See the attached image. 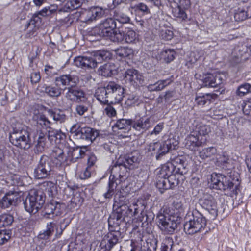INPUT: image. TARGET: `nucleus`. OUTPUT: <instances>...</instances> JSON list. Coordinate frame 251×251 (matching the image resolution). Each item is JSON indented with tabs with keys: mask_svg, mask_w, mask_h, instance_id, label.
Here are the masks:
<instances>
[{
	"mask_svg": "<svg viewBox=\"0 0 251 251\" xmlns=\"http://www.w3.org/2000/svg\"><path fill=\"white\" fill-rule=\"evenodd\" d=\"M147 202L145 201L137 200L132 204L119 206L110 215L108 219L109 232L101 240L98 251H110L115 246L121 242L123 236L120 231V226L128 222L126 218L140 214L141 220L147 224L151 223L154 215L151 213L144 212Z\"/></svg>",
	"mask_w": 251,
	"mask_h": 251,
	"instance_id": "nucleus-1",
	"label": "nucleus"
},
{
	"mask_svg": "<svg viewBox=\"0 0 251 251\" xmlns=\"http://www.w3.org/2000/svg\"><path fill=\"white\" fill-rule=\"evenodd\" d=\"M141 158L139 154H131L120 156L110 167L111 174L109 177L107 191L103 194L106 199L111 198L114 194V190L118 185L124 182L128 177L127 169H132L138 166Z\"/></svg>",
	"mask_w": 251,
	"mask_h": 251,
	"instance_id": "nucleus-2",
	"label": "nucleus"
},
{
	"mask_svg": "<svg viewBox=\"0 0 251 251\" xmlns=\"http://www.w3.org/2000/svg\"><path fill=\"white\" fill-rule=\"evenodd\" d=\"M211 184L214 189L226 191L231 197L237 195L240 185V175L235 171L230 172L227 176L213 173L211 175Z\"/></svg>",
	"mask_w": 251,
	"mask_h": 251,
	"instance_id": "nucleus-3",
	"label": "nucleus"
},
{
	"mask_svg": "<svg viewBox=\"0 0 251 251\" xmlns=\"http://www.w3.org/2000/svg\"><path fill=\"white\" fill-rule=\"evenodd\" d=\"M55 82L60 83L65 87L64 90L66 92L65 97L72 102L79 103L86 100L84 91L80 87L77 86L79 82L78 78L71 75H63L55 78Z\"/></svg>",
	"mask_w": 251,
	"mask_h": 251,
	"instance_id": "nucleus-4",
	"label": "nucleus"
},
{
	"mask_svg": "<svg viewBox=\"0 0 251 251\" xmlns=\"http://www.w3.org/2000/svg\"><path fill=\"white\" fill-rule=\"evenodd\" d=\"M117 27L114 18H108L92 28L89 33L92 36L105 37L113 42L120 43L123 40L124 35L123 32L116 30Z\"/></svg>",
	"mask_w": 251,
	"mask_h": 251,
	"instance_id": "nucleus-5",
	"label": "nucleus"
},
{
	"mask_svg": "<svg viewBox=\"0 0 251 251\" xmlns=\"http://www.w3.org/2000/svg\"><path fill=\"white\" fill-rule=\"evenodd\" d=\"M66 136L60 130H56L52 128H49L46 133L41 131L37 136L35 141L34 152L36 153H41L48 147V140L52 144H59L64 139Z\"/></svg>",
	"mask_w": 251,
	"mask_h": 251,
	"instance_id": "nucleus-6",
	"label": "nucleus"
},
{
	"mask_svg": "<svg viewBox=\"0 0 251 251\" xmlns=\"http://www.w3.org/2000/svg\"><path fill=\"white\" fill-rule=\"evenodd\" d=\"M112 57L111 53L107 50H100L94 53L93 56H78L74 59L75 66L83 69H90L97 67L98 64Z\"/></svg>",
	"mask_w": 251,
	"mask_h": 251,
	"instance_id": "nucleus-7",
	"label": "nucleus"
},
{
	"mask_svg": "<svg viewBox=\"0 0 251 251\" xmlns=\"http://www.w3.org/2000/svg\"><path fill=\"white\" fill-rule=\"evenodd\" d=\"M178 144V140L171 135L161 142L150 143L148 147V151L150 152L152 155H155L157 160H160L169 151L176 149Z\"/></svg>",
	"mask_w": 251,
	"mask_h": 251,
	"instance_id": "nucleus-8",
	"label": "nucleus"
},
{
	"mask_svg": "<svg viewBox=\"0 0 251 251\" xmlns=\"http://www.w3.org/2000/svg\"><path fill=\"white\" fill-rule=\"evenodd\" d=\"M184 230L187 234L193 235L201 232L206 225L205 218L197 209L189 212L185 218Z\"/></svg>",
	"mask_w": 251,
	"mask_h": 251,
	"instance_id": "nucleus-9",
	"label": "nucleus"
},
{
	"mask_svg": "<svg viewBox=\"0 0 251 251\" xmlns=\"http://www.w3.org/2000/svg\"><path fill=\"white\" fill-rule=\"evenodd\" d=\"M168 210L166 207L160 209L156 216V223L164 234H172L177 227V221L167 213Z\"/></svg>",
	"mask_w": 251,
	"mask_h": 251,
	"instance_id": "nucleus-10",
	"label": "nucleus"
},
{
	"mask_svg": "<svg viewBox=\"0 0 251 251\" xmlns=\"http://www.w3.org/2000/svg\"><path fill=\"white\" fill-rule=\"evenodd\" d=\"M46 196L41 190H31L24 202L25 210L31 214H36L45 202Z\"/></svg>",
	"mask_w": 251,
	"mask_h": 251,
	"instance_id": "nucleus-11",
	"label": "nucleus"
},
{
	"mask_svg": "<svg viewBox=\"0 0 251 251\" xmlns=\"http://www.w3.org/2000/svg\"><path fill=\"white\" fill-rule=\"evenodd\" d=\"M9 140L13 145L25 150L31 146L29 133L24 129L14 128L10 134Z\"/></svg>",
	"mask_w": 251,
	"mask_h": 251,
	"instance_id": "nucleus-12",
	"label": "nucleus"
},
{
	"mask_svg": "<svg viewBox=\"0 0 251 251\" xmlns=\"http://www.w3.org/2000/svg\"><path fill=\"white\" fill-rule=\"evenodd\" d=\"M54 166L48 156L43 155L34 170V176L38 179L49 178L53 174Z\"/></svg>",
	"mask_w": 251,
	"mask_h": 251,
	"instance_id": "nucleus-13",
	"label": "nucleus"
},
{
	"mask_svg": "<svg viewBox=\"0 0 251 251\" xmlns=\"http://www.w3.org/2000/svg\"><path fill=\"white\" fill-rule=\"evenodd\" d=\"M64 209V204L53 201L46 204L42 215L44 219H53L61 215Z\"/></svg>",
	"mask_w": 251,
	"mask_h": 251,
	"instance_id": "nucleus-14",
	"label": "nucleus"
},
{
	"mask_svg": "<svg viewBox=\"0 0 251 251\" xmlns=\"http://www.w3.org/2000/svg\"><path fill=\"white\" fill-rule=\"evenodd\" d=\"M107 91L109 94L110 103H118L124 97V89L118 84L110 81L107 83Z\"/></svg>",
	"mask_w": 251,
	"mask_h": 251,
	"instance_id": "nucleus-15",
	"label": "nucleus"
},
{
	"mask_svg": "<svg viewBox=\"0 0 251 251\" xmlns=\"http://www.w3.org/2000/svg\"><path fill=\"white\" fill-rule=\"evenodd\" d=\"M176 175H178L174 173L166 177L157 180L156 186L161 193L162 194L166 190L173 189L178 184L179 178Z\"/></svg>",
	"mask_w": 251,
	"mask_h": 251,
	"instance_id": "nucleus-16",
	"label": "nucleus"
},
{
	"mask_svg": "<svg viewBox=\"0 0 251 251\" xmlns=\"http://www.w3.org/2000/svg\"><path fill=\"white\" fill-rule=\"evenodd\" d=\"M87 145L77 146L67 149V162L75 163L83 158L88 151Z\"/></svg>",
	"mask_w": 251,
	"mask_h": 251,
	"instance_id": "nucleus-17",
	"label": "nucleus"
},
{
	"mask_svg": "<svg viewBox=\"0 0 251 251\" xmlns=\"http://www.w3.org/2000/svg\"><path fill=\"white\" fill-rule=\"evenodd\" d=\"M126 81L128 82L135 88L143 85L145 80L141 73L134 69H128L125 73Z\"/></svg>",
	"mask_w": 251,
	"mask_h": 251,
	"instance_id": "nucleus-18",
	"label": "nucleus"
},
{
	"mask_svg": "<svg viewBox=\"0 0 251 251\" xmlns=\"http://www.w3.org/2000/svg\"><path fill=\"white\" fill-rule=\"evenodd\" d=\"M200 205L207 210L213 218L218 214L217 204L214 198L211 195H206L199 200Z\"/></svg>",
	"mask_w": 251,
	"mask_h": 251,
	"instance_id": "nucleus-19",
	"label": "nucleus"
},
{
	"mask_svg": "<svg viewBox=\"0 0 251 251\" xmlns=\"http://www.w3.org/2000/svg\"><path fill=\"white\" fill-rule=\"evenodd\" d=\"M0 207L6 209L12 206H16L18 203L21 201L20 193L16 191H9L0 199Z\"/></svg>",
	"mask_w": 251,
	"mask_h": 251,
	"instance_id": "nucleus-20",
	"label": "nucleus"
},
{
	"mask_svg": "<svg viewBox=\"0 0 251 251\" xmlns=\"http://www.w3.org/2000/svg\"><path fill=\"white\" fill-rule=\"evenodd\" d=\"M170 160L172 161L174 168V173L178 175H183L188 172L189 167L184 157L179 156L171 157Z\"/></svg>",
	"mask_w": 251,
	"mask_h": 251,
	"instance_id": "nucleus-21",
	"label": "nucleus"
},
{
	"mask_svg": "<svg viewBox=\"0 0 251 251\" xmlns=\"http://www.w3.org/2000/svg\"><path fill=\"white\" fill-rule=\"evenodd\" d=\"M153 124L151 117L143 116L136 121H132V127L135 130L143 133L151 127Z\"/></svg>",
	"mask_w": 251,
	"mask_h": 251,
	"instance_id": "nucleus-22",
	"label": "nucleus"
},
{
	"mask_svg": "<svg viewBox=\"0 0 251 251\" xmlns=\"http://www.w3.org/2000/svg\"><path fill=\"white\" fill-rule=\"evenodd\" d=\"M192 133L200 138L205 137L211 132V127L209 125H205L197 121H194L190 127Z\"/></svg>",
	"mask_w": 251,
	"mask_h": 251,
	"instance_id": "nucleus-23",
	"label": "nucleus"
},
{
	"mask_svg": "<svg viewBox=\"0 0 251 251\" xmlns=\"http://www.w3.org/2000/svg\"><path fill=\"white\" fill-rule=\"evenodd\" d=\"M205 141L206 138H200L199 136H197L191 131L190 135L186 138L185 146L190 150L196 151L198 150L199 147L202 146Z\"/></svg>",
	"mask_w": 251,
	"mask_h": 251,
	"instance_id": "nucleus-24",
	"label": "nucleus"
},
{
	"mask_svg": "<svg viewBox=\"0 0 251 251\" xmlns=\"http://www.w3.org/2000/svg\"><path fill=\"white\" fill-rule=\"evenodd\" d=\"M99 136L98 132L95 129L89 127L82 128L80 131V135L78 140H81L86 142L88 147Z\"/></svg>",
	"mask_w": 251,
	"mask_h": 251,
	"instance_id": "nucleus-25",
	"label": "nucleus"
},
{
	"mask_svg": "<svg viewBox=\"0 0 251 251\" xmlns=\"http://www.w3.org/2000/svg\"><path fill=\"white\" fill-rule=\"evenodd\" d=\"M56 83L55 85H47L44 84L40 86L41 89V92L45 93L50 97L51 98H58L60 97L63 91L62 89L58 85H61L60 83Z\"/></svg>",
	"mask_w": 251,
	"mask_h": 251,
	"instance_id": "nucleus-26",
	"label": "nucleus"
},
{
	"mask_svg": "<svg viewBox=\"0 0 251 251\" xmlns=\"http://www.w3.org/2000/svg\"><path fill=\"white\" fill-rule=\"evenodd\" d=\"M77 187L74 185L73 187L68 186L65 189V192L69 191L72 193V197L70 201L71 208H75L77 206H80L83 201V198L81 197L80 192L77 190Z\"/></svg>",
	"mask_w": 251,
	"mask_h": 251,
	"instance_id": "nucleus-27",
	"label": "nucleus"
},
{
	"mask_svg": "<svg viewBox=\"0 0 251 251\" xmlns=\"http://www.w3.org/2000/svg\"><path fill=\"white\" fill-rule=\"evenodd\" d=\"M222 75L219 74L213 75L208 74L205 75L203 79V85L205 87H216L223 83L224 81Z\"/></svg>",
	"mask_w": 251,
	"mask_h": 251,
	"instance_id": "nucleus-28",
	"label": "nucleus"
},
{
	"mask_svg": "<svg viewBox=\"0 0 251 251\" xmlns=\"http://www.w3.org/2000/svg\"><path fill=\"white\" fill-rule=\"evenodd\" d=\"M131 247L130 251H156L157 241L156 239L147 241L146 246L140 247L137 243L132 240Z\"/></svg>",
	"mask_w": 251,
	"mask_h": 251,
	"instance_id": "nucleus-29",
	"label": "nucleus"
},
{
	"mask_svg": "<svg viewBox=\"0 0 251 251\" xmlns=\"http://www.w3.org/2000/svg\"><path fill=\"white\" fill-rule=\"evenodd\" d=\"M51 160H52L57 165H60L67 163V155L64 154L63 151L58 147H54L50 153Z\"/></svg>",
	"mask_w": 251,
	"mask_h": 251,
	"instance_id": "nucleus-30",
	"label": "nucleus"
},
{
	"mask_svg": "<svg viewBox=\"0 0 251 251\" xmlns=\"http://www.w3.org/2000/svg\"><path fill=\"white\" fill-rule=\"evenodd\" d=\"M107 87V83H106L103 87H99L95 91V97L101 104H108L110 103Z\"/></svg>",
	"mask_w": 251,
	"mask_h": 251,
	"instance_id": "nucleus-31",
	"label": "nucleus"
},
{
	"mask_svg": "<svg viewBox=\"0 0 251 251\" xmlns=\"http://www.w3.org/2000/svg\"><path fill=\"white\" fill-rule=\"evenodd\" d=\"M118 67L113 63L108 62L101 66L99 70V75L105 77H110L117 74Z\"/></svg>",
	"mask_w": 251,
	"mask_h": 251,
	"instance_id": "nucleus-32",
	"label": "nucleus"
},
{
	"mask_svg": "<svg viewBox=\"0 0 251 251\" xmlns=\"http://www.w3.org/2000/svg\"><path fill=\"white\" fill-rule=\"evenodd\" d=\"M104 14V11L100 7H91L86 13L85 21L91 22L102 17Z\"/></svg>",
	"mask_w": 251,
	"mask_h": 251,
	"instance_id": "nucleus-33",
	"label": "nucleus"
},
{
	"mask_svg": "<svg viewBox=\"0 0 251 251\" xmlns=\"http://www.w3.org/2000/svg\"><path fill=\"white\" fill-rule=\"evenodd\" d=\"M251 17V9L249 7H239L235 10L234 18L236 21H243Z\"/></svg>",
	"mask_w": 251,
	"mask_h": 251,
	"instance_id": "nucleus-34",
	"label": "nucleus"
},
{
	"mask_svg": "<svg viewBox=\"0 0 251 251\" xmlns=\"http://www.w3.org/2000/svg\"><path fill=\"white\" fill-rule=\"evenodd\" d=\"M176 52L173 49H165L161 50L158 54L157 59L169 63L175 58Z\"/></svg>",
	"mask_w": 251,
	"mask_h": 251,
	"instance_id": "nucleus-35",
	"label": "nucleus"
},
{
	"mask_svg": "<svg viewBox=\"0 0 251 251\" xmlns=\"http://www.w3.org/2000/svg\"><path fill=\"white\" fill-rule=\"evenodd\" d=\"M214 99V95L210 93H200L195 98V101L199 106L210 104Z\"/></svg>",
	"mask_w": 251,
	"mask_h": 251,
	"instance_id": "nucleus-36",
	"label": "nucleus"
},
{
	"mask_svg": "<svg viewBox=\"0 0 251 251\" xmlns=\"http://www.w3.org/2000/svg\"><path fill=\"white\" fill-rule=\"evenodd\" d=\"M172 8V14L175 19L180 22L186 21L188 18L186 10L188 9H184L182 7L174 6L171 5Z\"/></svg>",
	"mask_w": 251,
	"mask_h": 251,
	"instance_id": "nucleus-37",
	"label": "nucleus"
},
{
	"mask_svg": "<svg viewBox=\"0 0 251 251\" xmlns=\"http://www.w3.org/2000/svg\"><path fill=\"white\" fill-rule=\"evenodd\" d=\"M56 223L51 222L47 224L46 230L40 232L38 235V238L40 240H48L52 235L54 231Z\"/></svg>",
	"mask_w": 251,
	"mask_h": 251,
	"instance_id": "nucleus-38",
	"label": "nucleus"
},
{
	"mask_svg": "<svg viewBox=\"0 0 251 251\" xmlns=\"http://www.w3.org/2000/svg\"><path fill=\"white\" fill-rule=\"evenodd\" d=\"M173 80L171 78L164 80H158L154 84L149 85L147 87L149 91H159L163 90L166 86L169 85Z\"/></svg>",
	"mask_w": 251,
	"mask_h": 251,
	"instance_id": "nucleus-39",
	"label": "nucleus"
},
{
	"mask_svg": "<svg viewBox=\"0 0 251 251\" xmlns=\"http://www.w3.org/2000/svg\"><path fill=\"white\" fill-rule=\"evenodd\" d=\"M174 168L172 161H168L166 163L162 165L158 174V179L161 178L166 177L174 173Z\"/></svg>",
	"mask_w": 251,
	"mask_h": 251,
	"instance_id": "nucleus-40",
	"label": "nucleus"
},
{
	"mask_svg": "<svg viewBox=\"0 0 251 251\" xmlns=\"http://www.w3.org/2000/svg\"><path fill=\"white\" fill-rule=\"evenodd\" d=\"M134 11L136 16L142 17L150 14V10L148 6L143 2H139L131 7Z\"/></svg>",
	"mask_w": 251,
	"mask_h": 251,
	"instance_id": "nucleus-41",
	"label": "nucleus"
},
{
	"mask_svg": "<svg viewBox=\"0 0 251 251\" xmlns=\"http://www.w3.org/2000/svg\"><path fill=\"white\" fill-rule=\"evenodd\" d=\"M114 126L120 130H124L125 133L128 132L132 126V120L131 119H120L118 120Z\"/></svg>",
	"mask_w": 251,
	"mask_h": 251,
	"instance_id": "nucleus-42",
	"label": "nucleus"
},
{
	"mask_svg": "<svg viewBox=\"0 0 251 251\" xmlns=\"http://www.w3.org/2000/svg\"><path fill=\"white\" fill-rule=\"evenodd\" d=\"M231 162V159H230L229 156L225 153H223L222 155H220L217 159L218 165L227 170H229L232 167Z\"/></svg>",
	"mask_w": 251,
	"mask_h": 251,
	"instance_id": "nucleus-43",
	"label": "nucleus"
},
{
	"mask_svg": "<svg viewBox=\"0 0 251 251\" xmlns=\"http://www.w3.org/2000/svg\"><path fill=\"white\" fill-rule=\"evenodd\" d=\"M117 56L121 58L127 57L131 58L133 55V50L128 47H120L114 50Z\"/></svg>",
	"mask_w": 251,
	"mask_h": 251,
	"instance_id": "nucleus-44",
	"label": "nucleus"
},
{
	"mask_svg": "<svg viewBox=\"0 0 251 251\" xmlns=\"http://www.w3.org/2000/svg\"><path fill=\"white\" fill-rule=\"evenodd\" d=\"M49 114L54 121L62 123L67 119V116L63 111L59 109L49 111Z\"/></svg>",
	"mask_w": 251,
	"mask_h": 251,
	"instance_id": "nucleus-45",
	"label": "nucleus"
},
{
	"mask_svg": "<svg viewBox=\"0 0 251 251\" xmlns=\"http://www.w3.org/2000/svg\"><path fill=\"white\" fill-rule=\"evenodd\" d=\"M217 153V149L213 147L204 148L199 152L200 157L202 159L213 157Z\"/></svg>",
	"mask_w": 251,
	"mask_h": 251,
	"instance_id": "nucleus-46",
	"label": "nucleus"
},
{
	"mask_svg": "<svg viewBox=\"0 0 251 251\" xmlns=\"http://www.w3.org/2000/svg\"><path fill=\"white\" fill-rule=\"evenodd\" d=\"M124 35V39L121 42L125 41L127 43H135L138 40V35L136 32L133 30H128L125 34L123 33Z\"/></svg>",
	"mask_w": 251,
	"mask_h": 251,
	"instance_id": "nucleus-47",
	"label": "nucleus"
},
{
	"mask_svg": "<svg viewBox=\"0 0 251 251\" xmlns=\"http://www.w3.org/2000/svg\"><path fill=\"white\" fill-rule=\"evenodd\" d=\"M113 17L115 21L122 24H126L130 22V18L126 14L117 10L114 12Z\"/></svg>",
	"mask_w": 251,
	"mask_h": 251,
	"instance_id": "nucleus-48",
	"label": "nucleus"
},
{
	"mask_svg": "<svg viewBox=\"0 0 251 251\" xmlns=\"http://www.w3.org/2000/svg\"><path fill=\"white\" fill-rule=\"evenodd\" d=\"M37 121V124L40 125L42 127L49 129L50 123L48 119L43 114H39L34 117Z\"/></svg>",
	"mask_w": 251,
	"mask_h": 251,
	"instance_id": "nucleus-49",
	"label": "nucleus"
},
{
	"mask_svg": "<svg viewBox=\"0 0 251 251\" xmlns=\"http://www.w3.org/2000/svg\"><path fill=\"white\" fill-rule=\"evenodd\" d=\"M174 241L171 237H166L162 244L161 251H173Z\"/></svg>",
	"mask_w": 251,
	"mask_h": 251,
	"instance_id": "nucleus-50",
	"label": "nucleus"
},
{
	"mask_svg": "<svg viewBox=\"0 0 251 251\" xmlns=\"http://www.w3.org/2000/svg\"><path fill=\"white\" fill-rule=\"evenodd\" d=\"M0 218L3 227L11 226L14 221L13 216L10 214H1L0 215Z\"/></svg>",
	"mask_w": 251,
	"mask_h": 251,
	"instance_id": "nucleus-51",
	"label": "nucleus"
},
{
	"mask_svg": "<svg viewBox=\"0 0 251 251\" xmlns=\"http://www.w3.org/2000/svg\"><path fill=\"white\" fill-rule=\"evenodd\" d=\"M250 92H251V85L245 83L238 87L236 91V94L240 97H242Z\"/></svg>",
	"mask_w": 251,
	"mask_h": 251,
	"instance_id": "nucleus-52",
	"label": "nucleus"
},
{
	"mask_svg": "<svg viewBox=\"0 0 251 251\" xmlns=\"http://www.w3.org/2000/svg\"><path fill=\"white\" fill-rule=\"evenodd\" d=\"M171 5L182 7L184 9H189L190 6V0H168Z\"/></svg>",
	"mask_w": 251,
	"mask_h": 251,
	"instance_id": "nucleus-53",
	"label": "nucleus"
},
{
	"mask_svg": "<svg viewBox=\"0 0 251 251\" xmlns=\"http://www.w3.org/2000/svg\"><path fill=\"white\" fill-rule=\"evenodd\" d=\"M42 23L41 16L38 14L32 16L27 24V27L32 26L33 27H39Z\"/></svg>",
	"mask_w": 251,
	"mask_h": 251,
	"instance_id": "nucleus-54",
	"label": "nucleus"
},
{
	"mask_svg": "<svg viewBox=\"0 0 251 251\" xmlns=\"http://www.w3.org/2000/svg\"><path fill=\"white\" fill-rule=\"evenodd\" d=\"M84 0H71L66 5V8L69 10H73L81 6Z\"/></svg>",
	"mask_w": 251,
	"mask_h": 251,
	"instance_id": "nucleus-55",
	"label": "nucleus"
},
{
	"mask_svg": "<svg viewBox=\"0 0 251 251\" xmlns=\"http://www.w3.org/2000/svg\"><path fill=\"white\" fill-rule=\"evenodd\" d=\"M81 128L78 124H74L70 128V132L75 139H78Z\"/></svg>",
	"mask_w": 251,
	"mask_h": 251,
	"instance_id": "nucleus-56",
	"label": "nucleus"
},
{
	"mask_svg": "<svg viewBox=\"0 0 251 251\" xmlns=\"http://www.w3.org/2000/svg\"><path fill=\"white\" fill-rule=\"evenodd\" d=\"M173 35V32L171 30L167 29H161L159 33L160 37L166 41L171 40Z\"/></svg>",
	"mask_w": 251,
	"mask_h": 251,
	"instance_id": "nucleus-57",
	"label": "nucleus"
},
{
	"mask_svg": "<svg viewBox=\"0 0 251 251\" xmlns=\"http://www.w3.org/2000/svg\"><path fill=\"white\" fill-rule=\"evenodd\" d=\"M88 108L89 105L87 103L78 104L76 105L75 111L78 115L82 116L88 111Z\"/></svg>",
	"mask_w": 251,
	"mask_h": 251,
	"instance_id": "nucleus-58",
	"label": "nucleus"
},
{
	"mask_svg": "<svg viewBox=\"0 0 251 251\" xmlns=\"http://www.w3.org/2000/svg\"><path fill=\"white\" fill-rule=\"evenodd\" d=\"M44 72L49 77H52L57 74L56 69L54 66L47 64L45 65Z\"/></svg>",
	"mask_w": 251,
	"mask_h": 251,
	"instance_id": "nucleus-59",
	"label": "nucleus"
},
{
	"mask_svg": "<svg viewBox=\"0 0 251 251\" xmlns=\"http://www.w3.org/2000/svg\"><path fill=\"white\" fill-rule=\"evenodd\" d=\"M57 103L60 107L65 109L70 108L72 106L71 101L65 97L64 98L58 100Z\"/></svg>",
	"mask_w": 251,
	"mask_h": 251,
	"instance_id": "nucleus-60",
	"label": "nucleus"
},
{
	"mask_svg": "<svg viewBox=\"0 0 251 251\" xmlns=\"http://www.w3.org/2000/svg\"><path fill=\"white\" fill-rule=\"evenodd\" d=\"M138 97L134 95H130L128 97L126 104L128 106H133L138 104Z\"/></svg>",
	"mask_w": 251,
	"mask_h": 251,
	"instance_id": "nucleus-61",
	"label": "nucleus"
},
{
	"mask_svg": "<svg viewBox=\"0 0 251 251\" xmlns=\"http://www.w3.org/2000/svg\"><path fill=\"white\" fill-rule=\"evenodd\" d=\"M10 238L9 231L4 230H0V245L4 244Z\"/></svg>",
	"mask_w": 251,
	"mask_h": 251,
	"instance_id": "nucleus-62",
	"label": "nucleus"
},
{
	"mask_svg": "<svg viewBox=\"0 0 251 251\" xmlns=\"http://www.w3.org/2000/svg\"><path fill=\"white\" fill-rule=\"evenodd\" d=\"M30 82L32 84L38 83L41 80V75L39 72H33L30 76Z\"/></svg>",
	"mask_w": 251,
	"mask_h": 251,
	"instance_id": "nucleus-63",
	"label": "nucleus"
},
{
	"mask_svg": "<svg viewBox=\"0 0 251 251\" xmlns=\"http://www.w3.org/2000/svg\"><path fill=\"white\" fill-rule=\"evenodd\" d=\"M92 168L87 167L85 170L82 171L80 174V178L81 179H86L90 177Z\"/></svg>",
	"mask_w": 251,
	"mask_h": 251,
	"instance_id": "nucleus-64",
	"label": "nucleus"
}]
</instances>
